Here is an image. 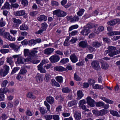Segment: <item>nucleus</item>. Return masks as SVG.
Wrapping results in <instances>:
<instances>
[{
    "instance_id": "1",
    "label": "nucleus",
    "mask_w": 120,
    "mask_h": 120,
    "mask_svg": "<svg viewBox=\"0 0 120 120\" xmlns=\"http://www.w3.org/2000/svg\"><path fill=\"white\" fill-rule=\"evenodd\" d=\"M108 49L105 52V55H106L108 53V55L112 57L114 55L118 54V53L117 52V50L116 49V47L109 46L108 47Z\"/></svg>"
},
{
    "instance_id": "2",
    "label": "nucleus",
    "mask_w": 120,
    "mask_h": 120,
    "mask_svg": "<svg viewBox=\"0 0 120 120\" xmlns=\"http://www.w3.org/2000/svg\"><path fill=\"white\" fill-rule=\"evenodd\" d=\"M9 67L7 65L4 66L3 68H0V75L3 77H4L7 75L9 71Z\"/></svg>"
},
{
    "instance_id": "3",
    "label": "nucleus",
    "mask_w": 120,
    "mask_h": 120,
    "mask_svg": "<svg viewBox=\"0 0 120 120\" xmlns=\"http://www.w3.org/2000/svg\"><path fill=\"white\" fill-rule=\"evenodd\" d=\"M32 60L31 57H28L25 59L22 56H19L17 59L16 64H24L25 62L31 61Z\"/></svg>"
},
{
    "instance_id": "4",
    "label": "nucleus",
    "mask_w": 120,
    "mask_h": 120,
    "mask_svg": "<svg viewBox=\"0 0 120 120\" xmlns=\"http://www.w3.org/2000/svg\"><path fill=\"white\" fill-rule=\"evenodd\" d=\"M53 14L56 15L58 17H62L66 16L67 13L64 11L59 9L53 11Z\"/></svg>"
},
{
    "instance_id": "5",
    "label": "nucleus",
    "mask_w": 120,
    "mask_h": 120,
    "mask_svg": "<svg viewBox=\"0 0 120 120\" xmlns=\"http://www.w3.org/2000/svg\"><path fill=\"white\" fill-rule=\"evenodd\" d=\"M92 67L94 69L98 71L101 69L99 62L97 60H94L91 63Z\"/></svg>"
},
{
    "instance_id": "6",
    "label": "nucleus",
    "mask_w": 120,
    "mask_h": 120,
    "mask_svg": "<svg viewBox=\"0 0 120 120\" xmlns=\"http://www.w3.org/2000/svg\"><path fill=\"white\" fill-rule=\"evenodd\" d=\"M60 59V57L58 55L56 54L52 56L49 58V59L52 63H55L58 61Z\"/></svg>"
},
{
    "instance_id": "7",
    "label": "nucleus",
    "mask_w": 120,
    "mask_h": 120,
    "mask_svg": "<svg viewBox=\"0 0 120 120\" xmlns=\"http://www.w3.org/2000/svg\"><path fill=\"white\" fill-rule=\"evenodd\" d=\"M87 103L90 107H93L94 106L95 101L90 97L88 96L86 98Z\"/></svg>"
},
{
    "instance_id": "8",
    "label": "nucleus",
    "mask_w": 120,
    "mask_h": 120,
    "mask_svg": "<svg viewBox=\"0 0 120 120\" xmlns=\"http://www.w3.org/2000/svg\"><path fill=\"white\" fill-rule=\"evenodd\" d=\"M4 36L8 40L11 41H15V38H13L11 36L9 33L8 32H5L4 33Z\"/></svg>"
},
{
    "instance_id": "9",
    "label": "nucleus",
    "mask_w": 120,
    "mask_h": 120,
    "mask_svg": "<svg viewBox=\"0 0 120 120\" xmlns=\"http://www.w3.org/2000/svg\"><path fill=\"white\" fill-rule=\"evenodd\" d=\"M71 61L73 63H75L78 61V57L75 54L73 53L71 54L70 57Z\"/></svg>"
},
{
    "instance_id": "10",
    "label": "nucleus",
    "mask_w": 120,
    "mask_h": 120,
    "mask_svg": "<svg viewBox=\"0 0 120 120\" xmlns=\"http://www.w3.org/2000/svg\"><path fill=\"white\" fill-rule=\"evenodd\" d=\"M78 45L79 47L83 48H87L88 46V44L86 41H81L79 43Z\"/></svg>"
},
{
    "instance_id": "11",
    "label": "nucleus",
    "mask_w": 120,
    "mask_h": 120,
    "mask_svg": "<svg viewBox=\"0 0 120 120\" xmlns=\"http://www.w3.org/2000/svg\"><path fill=\"white\" fill-rule=\"evenodd\" d=\"M54 49L52 48H49L45 49L44 50V53L47 55H50L52 53Z\"/></svg>"
},
{
    "instance_id": "12",
    "label": "nucleus",
    "mask_w": 120,
    "mask_h": 120,
    "mask_svg": "<svg viewBox=\"0 0 120 120\" xmlns=\"http://www.w3.org/2000/svg\"><path fill=\"white\" fill-rule=\"evenodd\" d=\"M92 111L93 113H95V114L97 116H102L105 114V111L103 110H101L100 111L93 110Z\"/></svg>"
},
{
    "instance_id": "13",
    "label": "nucleus",
    "mask_w": 120,
    "mask_h": 120,
    "mask_svg": "<svg viewBox=\"0 0 120 120\" xmlns=\"http://www.w3.org/2000/svg\"><path fill=\"white\" fill-rule=\"evenodd\" d=\"M93 46L95 48H98L103 45L102 42H99L98 41H94L92 43Z\"/></svg>"
},
{
    "instance_id": "14",
    "label": "nucleus",
    "mask_w": 120,
    "mask_h": 120,
    "mask_svg": "<svg viewBox=\"0 0 120 120\" xmlns=\"http://www.w3.org/2000/svg\"><path fill=\"white\" fill-rule=\"evenodd\" d=\"M90 32V30L89 29H87L86 28L83 27V30L81 32L82 34L84 35H88Z\"/></svg>"
},
{
    "instance_id": "15",
    "label": "nucleus",
    "mask_w": 120,
    "mask_h": 120,
    "mask_svg": "<svg viewBox=\"0 0 120 120\" xmlns=\"http://www.w3.org/2000/svg\"><path fill=\"white\" fill-rule=\"evenodd\" d=\"M74 116L75 118L78 120H80L81 118V113L79 111H75L74 113Z\"/></svg>"
},
{
    "instance_id": "16",
    "label": "nucleus",
    "mask_w": 120,
    "mask_h": 120,
    "mask_svg": "<svg viewBox=\"0 0 120 120\" xmlns=\"http://www.w3.org/2000/svg\"><path fill=\"white\" fill-rule=\"evenodd\" d=\"M54 70L55 71L62 72L65 71L66 69L61 66H57L54 67Z\"/></svg>"
},
{
    "instance_id": "17",
    "label": "nucleus",
    "mask_w": 120,
    "mask_h": 120,
    "mask_svg": "<svg viewBox=\"0 0 120 120\" xmlns=\"http://www.w3.org/2000/svg\"><path fill=\"white\" fill-rule=\"evenodd\" d=\"M35 79L38 82H41L43 80V76L42 75H37L35 77Z\"/></svg>"
},
{
    "instance_id": "18",
    "label": "nucleus",
    "mask_w": 120,
    "mask_h": 120,
    "mask_svg": "<svg viewBox=\"0 0 120 120\" xmlns=\"http://www.w3.org/2000/svg\"><path fill=\"white\" fill-rule=\"evenodd\" d=\"M38 48H33V50H32L30 52V56L31 57L34 56L36 54V53L38 52V51L36 50L38 49Z\"/></svg>"
},
{
    "instance_id": "19",
    "label": "nucleus",
    "mask_w": 120,
    "mask_h": 120,
    "mask_svg": "<svg viewBox=\"0 0 120 120\" xmlns=\"http://www.w3.org/2000/svg\"><path fill=\"white\" fill-rule=\"evenodd\" d=\"M47 101L51 104H52L54 101V98L51 96L47 97L46 98Z\"/></svg>"
},
{
    "instance_id": "20",
    "label": "nucleus",
    "mask_w": 120,
    "mask_h": 120,
    "mask_svg": "<svg viewBox=\"0 0 120 120\" xmlns=\"http://www.w3.org/2000/svg\"><path fill=\"white\" fill-rule=\"evenodd\" d=\"M37 19L40 21L43 20L46 21L47 20V17L44 15H41L38 17Z\"/></svg>"
},
{
    "instance_id": "21",
    "label": "nucleus",
    "mask_w": 120,
    "mask_h": 120,
    "mask_svg": "<svg viewBox=\"0 0 120 120\" xmlns=\"http://www.w3.org/2000/svg\"><path fill=\"white\" fill-rule=\"evenodd\" d=\"M100 98L103 101H105L106 103L110 104H112L113 103V101H112L109 99L105 97H100Z\"/></svg>"
},
{
    "instance_id": "22",
    "label": "nucleus",
    "mask_w": 120,
    "mask_h": 120,
    "mask_svg": "<svg viewBox=\"0 0 120 120\" xmlns=\"http://www.w3.org/2000/svg\"><path fill=\"white\" fill-rule=\"evenodd\" d=\"M107 34L109 35L112 36L113 35H120V31H112L111 32L108 33Z\"/></svg>"
},
{
    "instance_id": "23",
    "label": "nucleus",
    "mask_w": 120,
    "mask_h": 120,
    "mask_svg": "<svg viewBox=\"0 0 120 120\" xmlns=\"http://www.w3.org/2000/svg\"><path fill=\"white\" fill-rule=\"evenodd\" d=\"M77 95L78 97L77 98L78 100H79L83 96V94L81 90H79L77 91Z\"/></svg>"
},
{
    "instance_id": "24",
    "label": "nucleus",
    "mask_w": 120,
    "mask_h": 120,
    "mask_svg": "<svg viewBox=\"0 0 120 120\" xmlns=\"http://www.w3.org/2000/svg\"><path fill=\"white\" fill-rule=\"evenodd\" d=\"M16 15L18 16H22L25 15V11L23 10L18 11L16 12Z\"/></svg>"
},
{
    "instance_id": "25",
    "label": "nucleus",
    "mask_w": 120,
    "mask_h": 120,
    "mask_svg": "<svg viewBox=\"0 0 120 120\" xmlns=\"http://www.w3.org/2000/svg\"><path fill=\"white\" fill-rule=\"evenodd\" d=\"M77 103V101L75 100L69 102L68 103V105L69 106L71 107L74 105H76Z\"/></svg>"
},
{
    "instance_id": "26",
    "label": "nucleus",
    "mask_w": 120,
    "mask_h": 120,
    "mask_svg": "<svg viewBox=\"0 0 120 120\" xmlns=\"http://www.w3.org/2000/svg\"><path fill=\"white\" fill-rule=\"evenodd\" d=\"M62 90L63 92L67 93L70 92L71 91V90L70 88L66 87L63 88Z\"/></svg>"
},
{
    "instance_id": "27",
    "label": "nucleus",
    "mask_w": 120,
    "mask_h": 120,
    "mask_svg": "<svg viewBox=\"0 0 120 120\" xmlns=\"http://www.w3.org/2000/svg\"><path fill=\"white\" fill-rule=\"evenodd\" d=\"M110 112L111 114L114 116H116L118 117H120V115L116 111L110 110Z\"/></svg>"
},
{
    "instance_id": "28",
    "label": "nucleus",
    "mask_w": 120,
    "mask_h": 120,
    "mask_svg": "<svg viewBox=\"0 0 120 120\" xmlns=\"http://www.w3.org/2000/svg\"><path fill=\"white\" fill-rule=\"evenodd\" d=\"M56 80L60 83H62L63 81V78L60 76H58L55 78Z\"/></svg>"
},
{
    "instance_id": "29",
    "label": "nucleus",
    "mask_w": 120,
    "mask_h": 120,
    "mask_svg": "<svg viewBox=\"0 0 120 120\" xmlns=\"http://www.w3.org/2000/svg\"><path fill=\"white\" fill-rule=\"evenodd\" d=\"M20 29L22 30H27L28 29V27L27 25L24 24H22L20 27Z\"/></svg>"
},
{
    "instance_id": "30",
    "label": "nucleus",
    "mask_w": 120,
    "mask_h": 120,
    "mask_svg": "<svg viewBox=\"0 0 120 120\" xmlns=\"http://www.w3.org/2000/svg\"><path fill=\"white\" fill-rule=\"evenodd\" d=\"M27 96L28 98L33 99H35L36 98V97L33 94L32 92L28 93L27 94Z\"/></svg>"
},
{
    "instance_id": "31",
    "label": "nucleus",
    "mask_w": 120,
    "mask_h": 120,
    "mask_svg": "<svg viewBox=\"0 0 120 120\" xmlns=\"http://www.w3.org/2000/svg\"><path fill=\"white\" fill-rule=\"evenodd\" d=\"M10 5L9 3L7 2H6L5 4L2 7L1 9H10Z\"/></svg>"
},
{
    "instance_id": "32",
    "label": "nucleus",
    "mask_w": 120,
    "mask_h": 120,
    "mask_svg": "<svg viewBox=\"0 0 120 120\" xmlns=\"http://www.w3.org/2000/svg\"><path fill=\"white\" fill-rule=\"evenodd\" d=\"M41 114H44L47 113L45 109L43 107H40L38 109Z\"/></svg>"
},
{
    "instance_id": "33",
    "label": "nucleus",
    "mask_w": 120,
    "mask_h": 120,
    "mask_svg": "<svg viewBox=\"0 0 120 120\" xmlns=\"http://www.w3.org/2000/svg\"><path fill=\"white\" fill-rule=\"evenodd\" d=\"M51 81L52 82V86L58 87H60V85L58 83L56 82L54 80L52 79Z\"/></svg>"
},
{
    "instance_id": "34",
    "label": "nucleus",
    "mask_w": 120,
    "mask_h": 120,
    "mask_svg": "<svg viewBox=\"0 0 120 120\" xmlns=\"http://www.w3.org/2000/svg\"><path fill=\"white\" fill-rule=\"evenodd\" d=\"M116 20L114 19L111 20L107 22V24L108 25L110 26H113L114 25L116 24Z\"/></svg>"
},
{
    "instance_id": "35",
    "label": "nucleus",
    "mask_w": 120,
    "mask_h": 120,
    "mask_svg": "<svg viewBox=\"0 0 120 120\" xmlns=\"http://www.w3.org/2000/svg\"><path fill=\"white\" fill-rule=\"evenodd\" d=\"M79 18L77 16L75 15L72 18L71 20V21L72 22H75L78 21L79 20Z\"/></svg>"
},
{
    "instance_id": "36",
    "label": "nucleus",
    "mask_w": 120,
    "mask_h": 120,
    "mask_svg": "<svg viewBox=\"0 0 120 120\" xmlns=\"http://www.w3.org/2000/svg\"><path fill=\"white\" fill-rule=\"evenodd\" d=\"M36 44V42L34 40L32 39L29 41L28 45L30 46H32V45H34Z\"/></svg>"
},
{
    "instance_id": "37",
    "label": "nucleus",
    "mask_w": 120,
    "mask_h": 120,
    "mask_svg": "<svg viewBox=\"0 0 120 120\" xmlns=\"http://www.w3.org/2000/svg\"><path fill=\"white\" fill-rule=\"evenodd\" d=\"M41 25L42 26L41 28V29L44 31L45 30L47 26V24L45 22H44Z\"/></svg>"
},
{
    "instance_id": "38",
    "label": "nucleus",
    "mask_w": 120,
    "mask_h": 120,
    "mask_svg": "<svg viewBox=\"0 0 120 120\" xmlns=\"http://www.w3.org/2000/svg\"><path fill=\"white\" fill-rule=\"evenodd\" d=\"M69 61V59L68 58H63L61 60L60 63L63 64H64L68 62Z\"/></svg>"
},
{
    "instance_id": "39",
    "label": "nucleus",
    "mask_w": 120,
    "mask_h": 120,
    "mask_svg": "<svg viewBox=\"0 0 120 120\" xmlns=\"http://www.w3.org/2000/svg\"><path fill=\"white\" fill-rule=\"evenodd\" d=\"M78 25L77 24L72 26L69 28V31H70L73 29H76L78 27Z\"/></svg>"
},
{
    "instance_id": "40",
    "label": "nucleus",
    "mask_w": 120,
    "mask_h": 120,
    "mask_svg": "<svg viewBox=\"0 0 120 120\" xmlns=\"http://www.w3.org/2000/svg\"><path fill=\"white\" fill-rule=\"evenodd\" d=\"M94 88L95 89L102 90L103 88V87L102 86L97 84L94 86Z\"/></svg>"
},
{
    "instance_id": "41",
    "label": "nucleus",
    "mask_w": 120,
    "mask_h": 120,
    "mask_svg": "<svg viewBox=\"0 0 120 120\" xmlns=\"http://www.w3.org/2000/svg\"><path fill=\"white\" fill-rule=\"evenodd\" d=\"M56 100L59 99L61 102H62L64 100V97L61 95L57 96L56 97Z\"/></svg>"
},
{
    "instance_id": "42",
    "label": "nucleus",
    "mask_w": 120,
    "mask_h": 120,
    "mask_svg": "<svg viewBox=\"0 0 120 120\" xmlns=\"http://www.w3.org/2000/svg\"><path fill=\"white\" fill-rule=\"evenodd\" d=\"M24 55L25 56H30L29 50L28 49H25L24 50Z\"/></svg>"
},
{
    "instance_id": "43",
    "label": "nucleus",
    "mask_w": 120,
    "mask_h": 120,
    "mask_svg": "<svg viewBox=\"0 0 120 120\" xmlns=\"http://www.w3.org/2000/svg\"><path fill=\"white\" fill-rule=\"evenodd\" d=\"M9 83L8 81L7 80H5L3 81L1 83V86L3 87H5L7 86V84Z\"/></svg>"
},
{
    "instance_id": "44",
    "label": "nucleus",
    "mask_w": 120,
    "mask_h": 120,
    "mask_svg": "<svg viewBox=\"0 0 120 120\" xmlns=\"http://www.w3.org/2000/svg\"><path fill=\"white\" fill-rule=\"evenodd\" d=\"M84 11L85 10L84 9H81L77 12V14L79 16H82L83 14Z\"/></svg>"
},
{
    "instance_id": "45",
    "label": "nucleus",
    "mask_w": 120,
    "mask_h": 120,
    "mask_svg": "<svg viewBox=\"0 0 120 120\" xmlns=\"http://www.w3.org/2000/svg\"><path fill=\"white\" fill-rule=\"evenodd\" d=\"M51 78V76L48 74H46L45 76V80L47 82Z\"/></svg>"
},
{
    "instance_id": "46",
    "label": "nucleus",
    "mask_w": 120,
    "mask_h": 120,
    "mask_svg": "<svg viewBox=\"0 0 120 120\" xmlns=\"http://www.w3.org/2000/svg\"><path fill=\"white\" fill-rule=\"evenodd\" d=\"M74 79L76 81H80L81 80L80 78L77 75L76 73L74 74Z\"/></svg>"
},
{
    "instance_id": "47",
    "label": "nucleus",
    "mask_w": 120,
    "mask_h": 120,
    "mask_svg": "<svg viewBox=\"0 0 120 120\" xmlns=\"http://www.w3.org/2000/svg\"><path fill=\"white\" fill-rule=\"evenodd\" d=\"M103 40L104 42L107 43H109L111 41L109 38H103Z\"/></svg>"
},
{
    "instance_id": "48",
    "label": "nucleus",
    "mask_w": 120,
    "mask_h": 120,
    "mask_svg": "<svg viewBox=\"0 0 120 120\" xmlns=\"http://www.w3.org/2000/svg\"><path fill=\"white\" fill-rule=\"evenodd\" d=\"M7 90V88L4 87L3 88H1L0 89V93L2 94H6Z\"/></svg>"
},
{
    "instance_id": "49",
    "label": "nucleus",
    "mask_w": 120,
    "mask_h": 120,
    "mask_svg": "<svg viewBox=\"0 0 120 120\" xmlns=\"http://www.w3.org/2000/svg\"><path fill=\"white\" fill-rule=\"evenodd\" d=\"M108 64L104 63H102L101 68L103 69H106L108 68Z\"/></svg>"
},
{
    "instance_id": "50",
    "label": "nucleus",
    "mask_w": 120,
    "mask_h": 120,
    "mask_svg": "<svg viewBox=\"0 0 120 120\" xmlns=\"http://www.w3.org/2000/svg\"><path fill=\"white\" fill-rule=\"evenodd\" d=\"M51 5L54 6H57L59 5L58 3L56 1H52L51 2Z\"/></svg>"
},
{
    "instance_id": "51",
    "label": "nucleus",
    "mask_w": 120,
    "mask_h": 120,
    "mask_svg": "<svg viewBox=\"0 0 120 120\" xmlns=\"http://www.w3.org/2000/svg\"><path fill=\"white\" fill-rule=\"evenodd\" d=\"M12 59V58L11 57L7 58V62L9 63L10 65H11L13 63Z\"/></svg>"
},
{
    "instance_id": "52",
    "label": "nucleus",
    "mask_w": 120,
    "mask_h": 120,
    "mask_svg": "<svg viewBox=\"0 0 120 120\" xmlns=\"http://www.w3.org/2000/svg\"><path fill=\"white\" fill-rule=\"evenodd\" d=\"M3 18H2L0 20V26L3 27L5 25V22L3 21Z\"/></svg>"
},
{
    "instance_id": "53",
    "label": "nucleus",
    "mask_w": 120,
    "mask_h": 120,
    "mask_svg": "<svg viewBox=\"0 0 120 120\" xmlns=\"http://www.w3.org/2000/svg\"><path fill=\"white\" fill-rule=\"evenodd\" d=\"M9 2L11 4V8H15V0H9Z\"/></svg>"
},
{
    "instance_id": "54",
    "label": "nucleus",
    "mask_w": 120,
    "mask_h": 120,
    "mask_svg": "<svg viewBox=\"0 0 120 120\" xmlns=\"http://www.w3.org/2000/svg\"><path fill=\"white\" fill-rule=\"evenodd\" d=\"M46 120H51L52 119V116L50 115H46L44 116Z\"/></svg>"
},
{
    "instance_id": "55",
    "label": "nucleus",
    "mask_w": 120,
    "mask_h": 120,
    "mask_svg": "<svg viewBox=\"0 0 120 120\" xmlns=\"http://www.w3.org/2000/svg\"><path fill=\"white\" fill-rule=\"evenodd\" d=\"M1 52L3 54H4L8 52L9 51V50L8 49H1L0 50Z\"/></svg>"
},
{
    "instance_id": "56",
    "label": "nucleus",
    "mask_w": 120,
    "mask_h": 120,
    "mask_svg": "<svg viewBox=\"0 0 120 120\" xmlns=\"http://www.w3.org/2000/svg\"><path fill=\"white\" fill-rule=\"evenodd\" d=\"M44 103L46 107L48 110L50 112V107L49 104L46 101H44Z\"/></svg>"
},
{
    "instance_id": "57",
    "label": "nucleus",
    "mask_w": 120,
    "mask_h": 120,
    "mask_svg": "<svg viewBox=\"0 0 120 120\" xmlns=\"http://www.w3.org/2000/svg\"><path fill=\"white\" fill-rule=\"evenodd\" d=\"M27 71L25 69H22L19 72V74L22 75H24L26 72Z\"/></svg>"
},
{
    "instance_id": "58",
    "label": "nucleus",
    "mask_w": 120,
    "mask_h": 120,
    "mask_svg": "<svg viewBox=\"0 0 120 120\" xmlns=\"http://www.w3.org/2000/svg\"><path fill=\"white\" fill-rule=\"evenodd\" d=\"M96 106L97 107H101L103 106L104 103L102 102L99 101L96 103Z\"/></svg>"
},
{
    "instance_id": "59",
    "label": "nucleus",
    "mask_w": 120,
    "mask_h": 120,
    "mask_svg": "<svg viewBox=\"0 0 120 120\" xmlns=\"http://www.w3.org/2000/svg\"><path fill=\"white\" fill-rule=\"evenodd\" d=\"M84 27V28H86V29L87 28L88 29H90L93 27V26L91 23V24L88 23Z\"/></svg>"
},
{
    "instance_id": "60",
    "label": "nucleus",
    "mask_w": 120,
    "mask_h": 120,
    "mask_svg": "<svg viewBox=\"0 0 120 120\" xmlns=\"http://www.w3.org/2000/svg\"><path fill=\"white\" fill-rule=\"evenodd\" d=\"M88 82L90 84L92 85L95 83V81L93 79H89L88 80Z\"/></svg>"
},
{
    "instance_id": "61",
    "label": "nucleus",
    "mask_w": 120,
    "mask_h": 120,
    "mask_svg": "<svg viewBox=\"0 0 120 120\" xmlns=\"http://www.w3.org/2000/svg\"><path fill=\"white\" fill-rule=\"evenodd\" d=\"M78 31L77 30L73 31L71 33H69V35L70 36H74L76 35Z\"/></svg>"
},
{
    "instance_id": "62",
    "label": "nucleus",
    "mask_w": 120,
    "mask_h": 120,
    "mask_svg": "<svg viewBox=\"0 0 120 120\" xmlns=\"http://www.w3.org/2000/svg\"><path fill=\"white\" fill-rule=\"evenodd\" d=\"M53 119L54 120H59L60 119L59 116L58 115H52Z\"/></svg>"
},
{
    "instance_id": "63",
    "label": "nucleus",
    "mask_w": 120,
    "mask_h": 120,
    "mask_svg": "<svg viewBox=\"0 0 120 120\" xmlns=\"http://www.w3.org/2000/svg\"><path fill=\"white\" fill-rule=\"evenodd\" d=\"M26 114L29 116H32L33 115L32 113L29 110H27L26 112Z\"/></svg>"
},
{
    "instance_id": "64",
    "label": "nucleus",
    "mask_w": 120,
    "mask_h": 120,
    "mask_svg": "<svg viewBox=\"0 0 120 120\" xmlns=\"http://www.w3.org/2000/svg\"><path fill=\"white\" fill-rule=\"evenodd\" d=\"M22 4L24 6L27 5L28 4V2L26 0H22Z\"/></svg>"
}]
</instances>
